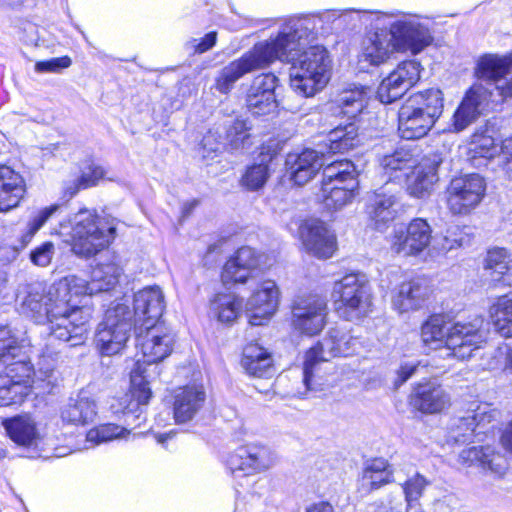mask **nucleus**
Returning a JSON list of instances; mask_svg holds the SVG:
<instances>
[{
  "label": "nucleus",
  "instance_id": "obj_7",
  "mask_svg": "<svg viewBox=\"0 0 512 512\" xmlns=\"http://www.w3.org/2000/svg\"><path fill=\"white\" fill-rule=\"evenodd\" d=\"M444 109V96L440 89L429 88L410 95L398 112V131L407 140L427 135Z\"/></svg>",
  "mask_w": 512,
  "mask_h": 512
},
{
  "label": "nucleus",
  "instance_id": "obj_60",
  "mask_svg": "<svg viewBox=\"0 0 512 512\" xmlns=\"http://www.w3.org/2000/svg\"><path fill=\"white\" fill-rule=\"evenodd\" d=\"M54 254L55 246L52 242L48 241L31 251L30 260L37 266L46 267L51 263Z\"/></svg>",
  "mask_w": 512,
  "mask_h": 512
},
{
  "label": "nucleus",
  "instance_id": "obj_26",
  "mask_svg": "<svg viewBox=\"0 0 512 512\" xmlns=\"http://www.w3.org/2000/svg\"><path fill=\"white\" fill-rule=\"evenodd\" d=\"M260 266V255L251 247H241L223 267L221 279L224 285L244 283Z\"/></svg>",
  "mask_w": 512,
  "mask_h": 512
},
{
  "label": "nucleus",
  "instance_id": "obj_34",
  "mask_svg": "<svg viewBox=\"0 0 512 512\" xmlns=\"http://www.w3.org/2000/svg\"><path fill=\"white\" fill-rule=\"evenodd\" d=\"M97 413L96 401L91 397L80 394L64 406L61 411V418L69 424L87 425L96 419Z\"/></svg>",
  "mask_w": 512,
  "mask_h": 512
},
{
  "label": "nucleus",
  "instance_id": "obj_56",
  "mask_svg": "<svg viewBox=\"0 0 512 512\" xmlns=\"http://www.w3.org/2000/svg\"><path fill=\"white\" fill-rule=\"evenodd\" d=\"M470 151L475 156L491 158L497 153L495 140L492 136L484 133H475L470 142Z\"/></svg>",
  "mask_w": 512,
  "mask_h": 512
},
{
  "label": "nucleus",
  "instance_id": "obj_55",
  "mask_svg": "<svg viewBox=\"0 0 512 512\" xmlns=\"http://www.w3.org/2000/svg\"><path fill=\"white\" fill-rule=\"evenodd\" d=\"M269 177L266 163L253 164L248 167L241 179V184L250 191H256L264 186Z\"/></svg>",
  "mask_w": 512,
  "mask_h": 512
},
{
  "label": "nucleus",
  "instance_id": "obj_36",
  "mask_svg": "<svg viewBox=\"0 0 512 512\" xmlns=\"http://www.w3.org/2000/svg\"><path fill=\"white\" fill-rule=\"evenodd\" d=\"M241 363L252 376L269 377L273 374L271 355L256 343H250L244 348Z\"/></svg>",
  "mask_w": 512,
  "mask_h": 512
},
{
  "label": "nucleus",
  "instance_id": "obj_8",
  "mask_svg": "<svg viewBox=\"0 0 512 512\" xmlns=\"http://www.w3.org/2000/svg\"><path fill=\"white\" fill-rule=\"evenodd\" d=\"M331 301L339 317L355 321L371 311L370 285L364 275L347 274L335 281L331 290Z\"/></svg>",
  "mask_w": 512,
  "mask_h": 512
},
{
  "label": "nucleus",
  "instance_id": "obj_58",
  "mask_svg": "<svg viewBox=\"0 0 512 512\" xmlns=\"http://www.w3.org/2000/svg\"><path fill=\"white\" fill-rule=\"evenodd\" d=\"M336 341L335 346L339 350V357H347L355 354L360 347L358 338L352 336L349 332L335 328Z\"/></svg>",
  "mask_w": 512,
  "mask_h": 512
},
{
  "label": "nucleus",
  "instance_id": "obj_43",
  "mask_svg": "<svg viewBox=\"0 0 512 512\" xmlns=\"http://www.w3.org/2000/svg\"><path fill=\"white\" fill-rule=\"evenodd\" d=\"M329 148L333 153H344L360 143L358 127L355 123L338 126L328 134Z\"/></svg>",
  "mask_w": 512,
  "mask_h": 512
},
{
  "label": "nucleus",
  "instance_id": "obj_18",
  "mask_svg": "<svg viewBox=\"0 0 512 512\" xmlns=\"http://www.w3.org/2000/svg\"><path fill=\"white\" fill-rule=\"evenodd\" d=\"M299 234L305 250L319 259H328L336 251V236L323 221L306 220Z\"/></svg>",
  "mask_w": 512,
  "mask_h": 512
},
{
  "label": "nucleus",
  "instance_id": "obj_45",
  "mask_svg": "<svg viewBox=\"0 0 512 512\" xmlns=\"http://www.w3.org/2000/svg\"><path fill=\"white\" fill-rule=\"evenodd\" d=\"M470 243L471 235L465 231V228L454 225L448 227L442 237L435 238L433 249L437 253H447L453 249L467 246Z\"/></svg>",
  "mask_w": 512,
  "mask_h": 512
},
{
  "label": "nucleus",
  "instance_id": "obj_28",
  "mask_svg": "<svg viewBox=\"0 0 512 512\" xmlns=\"http://www.w3.org/2000/svg\"><path fill=\"white\" fill-rule=\"evenodd\" d=\"M335 328L330 329L326 336L312 346L305 355L303 367V380L308 389H311L312 378L316 366L322 362H327L335 357H339V350L335 346L337 340Z\"/></svg>",
  "mask_w": 512,
  "mask_h": 512
},
{
  "label": "nucleus",
  "instance_id": "obj_63",
  "mask_svg": "<svg viewBox=\"0 0 512 512\" xmlns=\"http://www.w3.org/2000/svg\"><path fill=\"white\" fill-rule=\"evenodd\" d=\"M71 58L68 56L51 58L46 61H39L35 64V70L39 73H57L71 65Z\"/></svg>",
  "mask_w": 512,
  "mask_h": 512
},
{
  "label": "nucleus",
  "instance_id": "obj_2",
  "mask_svg": "<svg viewBox=\"0 0 512 512\" xmlns=\"http://www.w3.org/2000/svg\"><path fill=\"white\" fill-rule=\"evenodd\" d=\"M59 283L48 287L34 286L23 302L24 312L37 323H48L50 334L69 342L70 346L84 343L87 335V317L79 307L77 297L67 291L59 293Z\"/></svg>",
  "mask_w": 512,
  "mask_h": 512
},
{
  "label": "nucleus",
  "instance_id": "obj_38",
  "mask_svg": "<svg viewBox=\"0 0 512 512\" xmlns=\"http://www.w3.org/2000/svg\"><path fill=\"white\" fill-rule=\"evenodd\" d=\"M415 163L413 152L405 147H399L380 159V167L390 180L406 176L407 171L412 169Z\"/></svg>",
  "mask_w": 512,
  "mask_h": 512
},
{
  "label": "nucleus",
  "instance_id": "obj_37",
  "mask_svg": "<svg viewBox=\"0 0 512 512\" xmlns=\"http://www.w3.org/2000/svg\"><path fill=\"white\" fill-rule=\"evenodd\" d=\"M328 182L321 186L317 198L329 210H340L352 202L355 197V190L358 186L356 178H349L347 186L335 187Z\"/></svg>",
  "mask_w": 512,
  "mask_h": 512
},
{
  "label": "nucleus",
  "instance_id": "obj_17",
  "mask_svg": "<svg viewBox=\"0 0 512 512\" xmlns=\"http://www.w3.org/2000/svg\"><path fill=\"white\" fill-rule=\"evenodd\" d=\"M279 84L273 73L256 76L246 94V107L253 115L263 116L274 113L278 107L275 90Z\"/></svg>",
  "mask_w": 512,
  "mask_h": 512
},
{
  "label": "nucleus",
  "instance_id": "obj_53",
  "mask_svg": "<svg viewBox=\"0 0 512 512\" xmlns=\"http://www.w3.org/2000/svg\"><path fill=\"white\" fill-rule=\"evenodd\" d=\"M23 346L8 327L0 328V362L3 364L20 356Z\"/></svg>",
  "mask_w": 512,
  "mask_h": 512
},
{
  "label": "nucleus",
  "instance_id": "obj_15",
  "mask_svg": "<svg viewBox=\"0 0 512 512\" xmlns=\"http://www.w3.org/2000/svg\"><path fill=\"white\" fill-rule=\"evenodd\" d=\"M280 301V290L275 281H261L247 299L245 309L249 323L253 326L266 324L276 313Z\"/></svg>",
  "mask_w": 512,
  "mask_h": 512
},
{
  "label": "nucleus",
  "instance_id": "obj_23",
  "mask_svg": "<svg viewBox=\"0 0 512 512\" xmlns=\"http://www.w3.org/2000/svg\"><path fill=\"white\" fill-rule=\"evenodd\" d=\"M290 180L303 186L311 181L322 167L321 155L313 149H305L300 153H290L285 161Z\"/></svg>",
  "mask_w": 512,
  "mask_h": 512
},
{
  "label": "nucleus",
  "instance_id": "obj_24",
  "mask_svg": "<svg viewBox=\"0 0 512 512\" xmlns=\"http://www.w3.org/2000/svg\"><path fill=\"white\" fill-rule=\"evenodd\" d=\"M492 418L493 415L488 405H476V408L469 410L466 416L454 421L449 438L457 443L470 441L475 435L484 432L482 429L491 422Z\"/></svg>",
  "mask_w": 512,
  "mask_h": 512
},
{
  "label": "nucleus",
  "instance_id": "obj_1",
  "mask_svg": "<svg viewBox=\"0 0 512 512\" xmlns=\"http://www.w3.org/2000/svg\"><path fill=\"white\" fill-rule=\"evenodd\" d=\"M349 15L345 11H326L287 19L275 36L256 43L240 58L226 65L216 78L215 88L227 94L244 75L279 60L292 65L291 88L299 95L313 97L328 84L332 69L328 51L320 45L309 46L316 38L317 21L342 24Z\"/></svg>",
  "mask_w": 512,
  "mask_h": 512
},
{
  "label": "nucleus",
  "instance_id": "obj_21",
  "mask_svg": "<svg viewBox=\"0 0 512 512\" xmlns=\"http://www.w3.org/2000/svg\"><path fill=\"white\" fill-rule=\"evenodd\" d=\"M442 159L436 155L425 156L415 163L407 176V191L416 198H425L431 194L438 181V168Z\"/></svg>",
  "mask_w": 512,
  "mask_h": 512
},
{
  "label": "nucleus",
  "instance_id": "obj_46",
  "mask_svg": "<svg viewBox=\"0 0 512 512\" xmlns=\"http://www.w3.org/2000/svg\"><path fill=\"white\" fill-rule=\"evenodd\" d=\"M250 126L242 119L233 120L225 130L224 143L231 150L245 149L251 145Z\"/></svg>",
  "mask_w": 512,
  "mask_h": 512
},
{
  "label": "nucleus",
  "instance_id": "obj_48",
  "mask_svg": "<svg viewBox=\"0 0 512 512\" xmlns=\"http://www.w3.org/2000/svg\"><path fill=\"white\" fill-rule=\"evenodd\" d=\"M400 77L401 75H397V73L393 70L386 78L381 81L377 89V97L381 103H392L409 90L407 84H405V81H402Z\"/></svg>",
  "mask_w": 512,
  "mask_h": 512
},
{
  "label": "nucleus",
  "instance_id": "obj_19",
  "mask_svg": "<svg viewBox=\"0 0 512 512\" xmlns=\"http://www.w3.org/2000/svg\"><path fill=\"white\" fill-rule=\"evenodd\" d=\"M492 93L482 84L473 85L454 112L448 130L461 132L472 124L487 106Z\"/></svg>",
  "mask_w": 512,
  "mask_h": 512
},
{
  "label": "nucleus",
  "instance_id": "obj_14",
  "mask_svg": "<svg viewBox=\"0 0 512 512\" xmlns=\"http://www.w3.org/2000/svg\"><path fill=\"white\" fill-rule=\"evenodd\" d=\"M432 229L423 218L413 219L405 229H394L390 236V250L392 253L403 256H417L430 244Z\"/></svg>",
  "mask_w": 512,
  "mask_h": 512
},
{
  "label": "nucleus",
  "instance_id": "obj_44",
  "mask_svg": "<svg viewBox=\"0 0 512 512\" xmlns=\"http://www.w3.org/2000/svg\"><path fill=\"white\" fill-rule=\"evenodd\" d=\"M349 178H356L354 164L349 160L335 161L324 168L321 186L328 182L335 187L347 186Z\"/></svg>",
  "mask_w": 512,
  "mask_h": 512
},
{
  "label": "nucleus",
  "instance_id": "obj_39",
  "mask_svg": "<svg viewBox=\"0 0 512 512\" xmlns=\"http://www.w3.org/2000/svg\"><path fill=\"white\" fill-rule=\"evenodd\" d=\"M242 309L241 300L232 293L216 294L210 301V313L223 324H232L239 317Z\"/></svg>",
  "mask_w": 512,
  "mask_h": 512
},
{
  "label": "nucleus",
  "instance_id": "obj_49",
  "mask_svg": "<svg viewBox=\"0 0 512 512\" xmlns=\"http://www.w3.org/2000/svg\"><path fill=\"white\" fill-rule=\"evenodd\" d=\"M367 96V88L355 86L354 88L342 91L339 95L338 102L346 115L355 117L363 110Z\"/></svg>",
  "mask_w": 512,
  "mask_h": 512
},
{
  "label": "nucleus",
  "instance_id": "obj_57",
  "mask_svg": "<svg viewBox=\"0 0 512 512\" xmlns=\"http://www.w3.org/2000/svg\"><path fill=\"white\" fill-rule=\"evenodd\" d=\"M61 205L52 204L50 206L44 207L40 209L29 221L27 225V231L25 234V238L27 241L31 240V238L44 226V224L55 214H57Z\"/></svg>",
  "mask_w": 512,
  "mask_h": 512
},
{
  "label": "nucleus",
  "instance_id": "obj_42",
  "mask_svg": "<svg viewBox=\"0 0 512 512\" xmlns=\"http://www.w3.org/2000/svg\"><path fill=\"white\" fill-rule=\"evenodd\" d=\"M489 315L501 336L512 337V298L499 297L490 307Z\"/></svg>",
  "mask_w": 512,
  "mask_h": 512
},
{
  "label": "nucleus",
  "instance_id": "obj_54",
  "mask_svg": "<svg viewBox=\"0 0 512 512\" xmlns=\"http://www.w3.org/2000/svg\"><path fill=\"white\" fill-rule=\"evenodd\" d=\"M430 481L420 473L410 476L403 484L402 490L405 496L407 506L416 503L423 495Z\"/></svg>",
  "mask_w": 512,
  "mask_h": 512
},
{
  "label": "nucleus",
  "instance_id": "obj_32",
  "mask_svg": "<svg viewBox=\"0 0 512 512\" xmlns=\"http://www.w3.org/2000/svg\"><path fill=\"white\" fill-rule=\"evenodd\" d=\"M412 400L418 410L438 413L448 406L450 398L436 381H427L416 386Z\"/></svg>",
  "mask_w": 512,
  "mask_h": 512
},
{
  "label": "nucleus",
  "instance_id": "obj_10",
  "mask_svg": "<svg viewBox=\"0 0 512 512\" xmlns=\"http://www.w3.org/2000/svg\"><path fill=\"white\" fill-rule=\"evenodd\" d=\"M122 274V268L115 262H100L92 268L91 280L69 275L58 281L59 293L65 294L67 291L77 298L82 295H93L103 291L113 289Z\"/></svg>",
  "mask_w": 512,
  "mask_h": 512
},
{
  "label": "nucleus",
  "instance_id": "obj_6",
  "mask_svg": "<svg viewBox=\"0 0 512 512\" xmlns=\"http://www.w3.org/2000/svg\"><path fill=\"white\" fill-rule=\"evenodd\" d=\"M116 228L89 209H81L68 222L59 223L54 233L70 246L71 252L83 259L94 257L108 248L115 238Z\"/></svg>",
  "mask_w": 512,
  "mask_h": 512
},
{
  "label": "nucleus",
  "instance_id": "obj_62",
  "mask_svg": "<svg viewBox=\"0 0 512 512\" xmlns=\"http://www.w3.org/2000/svg\"><path fill=\"white\" fill-rule=\"evenodd\" d=\"M55 366V354L42 355L34 368V377L41 381L49 380L53 376Z\"/></svg>",
  "mask_w": 512,
  "mask_h": 512
},
{
  "label": "nucleus",
  "instance_id": "obj_3",
  "mask_svg": "<svg viewBox=\"0 0 512 512\" xmlns=\"http://www.w3.org/2000/svg\"><path fill=\"white\" fill-rule=\"evenodd\" d=\"M136 345L143 358L138 359L130 374V402L123 413L126 417L139 411L135 418L139 419L142 411L141 406L148 404L152 397L149 386L150 374L148 367L152 364L163 361L168 357L174 347L175 336L171 329L163 323H155L134 328Z\"/></svg>",
  "mask_w": 512,
  "mask_h": 512
},
{
  "label": "nucleus",
  "instance_id": "obj_9",
  "mask_svg": "<svg viewBox=\"0 0 512 512\" xmlns=\"http://www.w3.org/2000/svg\"><path fill=\"white\" fill-rule=\"evenodd\" d=\"M132 311L124 303L110 307L98 325L95 345L103 356H113L124 350L132 329Z\"/></svg>",
  "mask_w": 512,
  "mask_h": 512
},
{
  "label": "nucleus",
  "instance_id": "obj_47",
  "mask_svg": "<svg viewBox=\"0 0 512 512\" xmlns=\"http://www.w3.org/2000/svg\"><path fill=\"white\" fill-rule=\"evenodd\" d=\"M127 427H122L117 424H102L88 431L86 439L95 445L112 441L115 439L126 438L131 430L128 427L132 426V422L127 421Z\"/></svg>",
  "mask_w": 512,
  "mask_h": 512
},
{
  "label": "nucleus",
  "instance_id": "obj_50",
  "mask_svg": "<svg viewBox=\"0 0 512 512\" xmlns=\"http://www.w3.org/2000/svg\"><path fill=\"white\" fill-rule=\"evenodd\" d=\"M4 365H6L4 373L6 376L12 378L14 383L25 384L29 387L32 376H34V367L23 350H21L20 356Z\"/></svg>",
  "mask_w": 512,
  "mask_h": 512
},
{
  "label": "nucleus",
  "instance_id": "obj_27",
  "mask_svg": "<svg viewBox=\"0 0 512 512\" xmlns=\"http://www.w3.org/2000/svg\"><path fill=\"white\" fill-rule=\"evenodd\" d=\"M399 52L389 35L384 29H377L367 34L362 42L360 62L378 66L387 62L394 53Z\"/></svg>",
  "mask_w": 512,
  "mask_h": 512
},
{
  "label": "nucleus",
  "instance_id": "obj_61",
  "mask_svg": "<svg viewBox=\"0 0 512 512\" xmlns=\"http://www.w3.org/2000/svg\"><path fill=\"white\" fill-rule=\"evenodd\" d=\"M224 147H226L224 138L219 129H210L202 139L203 157H208L210 153L219 152Z\"/></svg>",
  "mask_w": 512,
  "mask_h": 512
},
{
  "label": "nucleus",
  "instance_id": "obj_30",
  "mask_svg": "<svg viewBox=\"0 0 512 512\" xmlns=\"http://www.w3.org/2000/svg\"><path fill=\"white\" fill-rule=\"evenodd\" d=\"M26 193L22 175L11 167L0 166V211L6 212L18 207Z\"/></svg>",
  "mask_w": 512,
  "mask_h": 512
},
{
  "label": "nucleus",
  "instance_id": "obj_13",
  "mask_svg": "<svg viewBox=\"0 0 512 512\" xmlns=\"http://www.w3.org/2000/svg\"><path fill=\"white\" fill-rule=\"evenodd\" d=\"M275 463L276 456L273 451L259 443L239 446L227 459L228 469L236 480L265 472Z\"/></svg>",
  "mask_w": 512,
  "mask_h": 512
},
{
  "label": "nucleus",
  "instance_id": "obj_22",
  "mask_svg": "<svg viewBox=\"0 0 512 512\" xmlns=\"http://www.w3.org/2000/svg\"><path fill=\"white\" fill-rule=\"evenodd\" d=\"M206 392L201 384H191L174 391L173 415L175 422L191 421L204 407Z\"/></svg>",
  "mask_w": 512,
  "mask_h": 512
},
{
  "label": "nucleus",
  "instance_id": "obj_33",
  "mask_svg": "<svg viewBox=\"0 0 512 512\" xmlns=\"http://www.w3.org/2000/svg\"><path fill=\"white\" fill-rule=\"evenodd\" d=\"M459 462L465 466H479L495 474H502L505 459L491 447H470L459 454Z\"/></svg>",
  "mask_w": 512,
  "mask_h": 512
},
{
  "label": "nucleus",
  "instance_id": "obj_11",
  "mask_svg": "<svg viewBox=\"0 0 512 512\" xmlns=\"http://www.w3.org/2000/svg\"><path fill=\"white\" fill-rule=\"evenodd\" d=\"M486 182L479 174L454 177L447 188V208L453 215L470 214L482 201Z\"/></svg>",
  "mask_w": 512,
  "mask_h": 512
},
{
  "label": "nucleus",
  "instance_id": "obj_16",
  "mask_svg": "<svg viewBox=\"0 0 512 512\" xmlns=\"http://www.w3.org/2000/svg\"><path fill=\"white\" fill-rule=\"evenodd\" d=\"M431 293L428 281L424 278L403 281L392 291V309L400 315L419 311L425 307Z\"/></svg>",
  "mask_w": 512,
  "mask_h": 512
},
{
  "label": "nucleus",
  "instance_id": "obj_25",
  "mask_svg": "<svg viewBox=\"0 0 512 512\" xmlns=\"http://www.w3.org/2000/svg\"><path fill=\"white\" fill-rule=\"evenodd\" d=\"M398 204L399 196L396 193L387 189L374 192L367 206L370 225L378 231H384L396 218Z\"/></svg>",
  "mask_w": 512,
  "mask_h": 512
},
{
  "label": "nucleus",
  "instance_id": "obj_20",
  "mask_svg": "<svg viewBox=\"0 0 512 512\" xmlns=\"http://www.w3.org/2000/svg\"><path fill=\"white\" fill-rule=\"evenodd\" d=\"M165 309L164 294L158 286L145 287L134 296L132 323L136 326L160 323Z\"/></svg>",
  "mask_w": 512,
  "mask_h": 512
},
{
  "label": "nucleus",
  "instance_id": "obj_29",
  "mask_svg": "<svg viewBox=\"0 0 512 512\" xmlns=\"http://www.w3.org/2000/svg\"><path fill=\"white\" fill-rule=\"evenodd\" d=\"M335 328L330 329L326 336L312 346L305 355L303 367V380L308 389H311L312 378L316 366L322 362H327L335 357H339V350L335 346L337 340Z\"/></svg>",
  "mask_w": 512,
  "mask_h": 512
},
{
  "label": "nucleus",
  "instance_id": "obj_35",
  "mask_svg": "<svg viewBox=\"0 0 512 512\" xmlns=\"http://www.w3.org/2000/svg\"><path fill=\"white\" fill-rule=\"evenodd\" d=\"M4 427L10 439L22 447H36L39 433L36 424L29 416H18L4 421Z\"/></svg>",
  "mask_w": 512,
  "mask_h": 512
},
{
  "label": "nucleus",
  "instance_id": "obj_52",
  "mask_svg": "<svg viewBox=\"0 0 512 512\" xmlns=\"http://www.w3.org/2000/svg\"><path fill=\"white\" fill-rule=\"evenodd\" d=\"M106 175L105 169L94 163H88L81 171L80 177L75 181V187L67 188L70 196L75 195L80 189L96 186Z\"/></svg>",
  "mask_w": 512,
  "mask_h": 512
},
{
  "label": "nucleus",
  "instance_id": "obj_51",
  "mask_svg": "<svg viewBox=\"0 0 512 512\" xmlns=\"http://www.w3.org/2000/svg\"><path fill=\"white\" fill-rule=\"evenodd\" d=\"M28 393V386L14 383L12 378L0 374V405L9 406L21 402Z\"/></svg>",
  "mask_w": 512,
  "mask_h": 512
},
{
  "label": "nucleus",
  "instance_id": "obj_41",
  "mask_svg": "<svg viewBox=\"0 0 512 512\" xmlns=\"http://www.w3.org/2000/svg\"><path fill=\"white\" fill-rule=\"evenodd\" d=\"M392 480V471L387 461L383 458H376L369 461L362 473L361 487L369 492L378 489Z\"/></svg>",
  "mask_w": 512,
  "mask_h": 512
},
{
  "label": "nucleus",
  "instance_id": "obj_5",
  "mask_svg": "<svg viewBox=\"0 0 512 512\" xmlns=\"http://www.w3.org/2000/svg\"><path fill=\"white\" fill-rule=\"evenodd\" d=\"M482 325L481 318L449 324L442 316L433 315L422 324L421 339L425 346L440 349L444 357L464 360L484 341Z\"/></svg>",
  "mask_w": 512,
  "mask_h": 512
},
{
  "label": "nucleus",
  "instance_id": "obj_40",
  "mask_svg": "<svg viewBox=\"0 0 512 512\" xmlns=\"http://www.w3.org/2000/svg\"><path fill=\"white\" fill-rule=\"evenodd\" d=\"M512 67V54L499 56L486 54L477 62L476 75L480 79L497 81L504 77Z\"/></svg>",
  "mask_w": 512,
  "mask_h": 512
},
{
  "label": "nucleus",
  "instance_id": "obj_64",
  "mask_svg": "<svg viewBox=\"0 0 512 512\" xmlns=\"http://www.w3.org/2000/svg\"><path fill=\"white\" fill-rule=\"evenodd\" d=\"M427 367V363H424L423 361H409L401 364L399 370H398V376L400 378V382L403 383L407 381L410 377H412L415 374H418L420 370Z\"/></svg>",
  "mask_w": 512,
  "mask_h": 512
},
{
  "label": "nucleus",
  "instance_id": "obj_12",
  "mask_svg": "<svg viewBox=\"0 0 512 512\" xmlns=\"http://www.w3.org/2000/svg\"><path fill=\"white\" fill-rule=\"evenodd\" d=\"M328 316L327 301L317 294L297 296L291 305L292 328L307 336L320 333Z\"/></svg>",
  "mask_w": 512,
  "mask_h": 512
},
{
  "label": "nucleus",
  "instance_id": "obj_59",
  "mask_svg": "<svg viewBox=\"0 0 512 512\" xmlns=\"http://www.w3.org/2000/svg\"><path fill=\"white\" fill-rule=\"evenodd\" d=\"M397 75H401L400 79L405 81L410 89L420 79L421 65L414 60L403 61L394 69Z\"/></svg>",
  "mask_w": 512,
  "mask_h": 512
},
{
  "label": "nucleus",
  "instance_id": "obj_4",
  "mask_svg": "<svg viewBox=\"0 0 512 512\" xmlns=\"http://www.w3.org/2000/svg\"><path fill=\"white\" fill-rule=\"evenodd\" d=\"M350 13L348 19L357 20L365 24L375 22L376 25H388V33L391 36L397 50L412 55L421 53L432 44L433 35L428 17L395 10L392 12L379 11H345Z\"/></svg>",
  "mask_w": 512,
  "mask_h": 512
},
{
  "label": "nucleus",
  "instance_id": "obj_31",
  "mask_svg": "<svg viewBox=\"0 0 512 512\" xmlns=\"http://www.w3.org/2000/svg\"><path fill=\"white\" fill-rule=\"evenodd\" d=\"M484 277L496 285L512 283V254L505 248L495 247L487 251L483 264Z\"/></svg>",
  "mask_w": 512,
  "mask_h": 512
}]
</instances>
